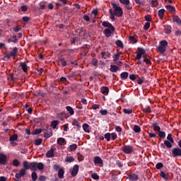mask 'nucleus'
Listing matches in <instances>:
<instances>
[{
  "mask_svg": "<svg viewBox=\"0 0 181 181\" xmlns=\"http://www.w3.org/2000/svg\"><path fill=\"white\" fill-rule=\"evenodd\" d=\"M22 28L19 25L16 26L14 28H13V30L14 32H19V30H21Z\"/></svg>",
  "mask_w": 181,
  "mask_h": 181,
  "instance_id": "63",
  "label": "nucleus"
},
{
  "mask_svg": "<svg viewBox=\"0 0 181 181\" xmlns=\"http://www.w3.org/2000/svg\"><path fill=\"white\" fill-rule=\"evenodd\" d=\"M180 18L177 16H173V22H175V23L178 24L180 23Z\"/></svg>",
  "mask_w": 181,
  "mask_h": 181,
  "instance_id": "36",
  "label": "nucleus"
},
{
  "mask_svg": "<svg viewBox=\"0 0 181 181\" xmlns=\"http://www.w3.org/2000/svg\"><path fill=\"white\" fill-rule=\"evenodd\" d=\"M23 168H23V169H25V170H29L30 168V164H28V161H23Z\"/></svg>",
  "mask_w": 181,
  "mask_h": 181,
  "instance_id": "38",
  "label": "nucleus"
},
{
  "mask_svg": "<svg viewBox=\"0 0 181 181\" xmlns=\"http://www.w3.org/2000/svg\"><path fill=\"white\" fill-rule=\"evenodd\" d=\"M162 168H163V163H158L156 165V169H162Z\"/></svg>",
  "mask_w": 181,
  "mask_h": 181,
  "instance_id": "58",
  "label": "nucleus"
},
{
  "mask_svg": "<svg viewBox=\"0 0 181 181\" xmlns=\"http://www.w3.org/2000/svg\"><path fill=\"white\" fill-rule=\"evenodd\" d=\"M99 114H101L102 115H107V114H108V111H107V110H100L99 111Z\"/></svg>",
  "mask_w": 181,
  "mask_h": 181,
  "instance_id": "62",
  "label": "nucleus"
},
{
  "mask_svg": "<svg viewBox=\"0 0 181 181\" xmlns=\"http://www.w3.org/2000/svg\"><path fill=\"white\" fill-rule=\"evenodd\" d=\"M143 59H144V63H146V64H148V65L152 64V62H151V60H149V59L146 58V57L143 56Z\"/></svg>",
  "mask_w": 181,
  "mask_h": 181,
  "instance_id": "52",
  "label": "nucleus"
},
{
  "mask_svg": "<svg viewBox=\"0 0 181 181\" xmlns=\"http://www.w3.org/2000/svg\"><path fill=\"white\" fill-rule=\"evenodd\" d=\"M152 127L153 129V131H156L157 132H159L160 131V127L158 126V123H153Z\"/></svg>",
  "mask_w": 181,
  "mask_h": 181,
  "instance_id": "27",
  "label": "nucleus"
},
{
  "mask_svg": "<svg viewBox=\"0 0 181 181\" xmlns=\"http://www.w3.org/2000/svg\"><path fill=\"white\" fill-rule=\"evenodd\" d=\"M145 81V77L142 76V77H139V79L137 80V83L139 84H142V83H144Z\"/></svg>",
  "mask_w": 181,
  "mask_h": 181,
  "instance_id": "55",
  "label": "nucleus"
},
{
  "mask_svg": "<svg viewBox=\"0 0 181 181\" xmlns=\"http://www.w3.org/2000/svg\"><path fill=\"white\" fill-rule=\"evenodd\" d=\"M129 78H130L132 81H135V80H136V75L135 74H130L129 76Z\"/></svg>",
  "mask_w": 181,
  "mask_h": 181,
  "instance_id": "60",
  "label": "nucleus"
},
{
  "mask_svg": "<svg viewBox=\"0 0 181 181\" xmlns=\"http://www.w3.org/2000/svg\"><path fill=\"white\" fill-rule=\"evenodd\" d=\"M168 46V42L166 40H161L160 42V45L157 47V52L160 54H165L166 53V47Z\"/></svg>",
  "mask_w": 181,
  "mask_h": 181,
  "instance_id": "3",
  "label": "nucleus"
},
{
  "mask_svg": "<svg viewBox=\"0 0 181 181\" xmlns=\"http://www.w3.org/2000/svg\"><path fill=\"white\" fill-rule=\"evenodd\" d=\"M167 141H168V142H171L172 144L175 142V141L173 140V137H172V134H169L167 136Z\"/></svg>",
  "mask_w": 181,
  "mask_h": 181,
  "instance_id": "50",
  "label": "nucleus"
},
{
  "mask_svg": "<svg viewBox=\"0 0 181 181\" xmlns=\"http://www.w3.org/2000/svg\"><path fill=\"white\" fill-rule=\"evenodd\" d=\"M91 177L92 179H93L94 180H98V179H100V176L98 175L97 173H93L91 175Z\"/></svg>",
  "mask_w": 181,
  "mask_h": 181,
  "instance_id": "53",
  "label": "nucleus"
},
{
  "mask_svg": "<svg viewBox=\"0 0 181 181\" xmlns=\"http://www.w3.org/2000/svg\"><path fill=\"white\" fill-rule=\"evenodd\" d=\"M42 129H35L32 132V135H39V134H42Z\"/></svg>",
  "mask_w": 181,
  "mask_h": 181,
  "instance_id": "33",
  "label": "nucleus"
},
{
  "mask_svg": "<svg viewBox=\"0 0 181 181\" xmlns=\"http://www.w3.org/2000/svg\"><path fill=\"white\" fill-rule=\"evenodd\" d=\"M105 138L106 139L107 142H110V141L111 140V134L110 133H106L105 134Z\"/></svg>",
  "mask_w": 181,
  "mask_h": 181,
  "instance_id": "54",
  "label": "nucleus"
},
{
  "mask_svg": "<svg viewBox=\"0 0 181 181\" xmlns=\"http://www.w3.org/2000/svg\"><path fill=\"white\" fill-rule=\"evenodd\" d=\"M129 40H130V42L133 44V45H135V43H136V42H138L136 40V38H135V37L134 36H130L129 37Z\"/></svg>",
  "mask_w": 181,
  "mask_h": 181,
  "instance_id": "51",
  "label": "nucleus"
},
{
  "mask_svg": "<svg viewBox=\"0 0 181 181\" xmlns=\"http://www.w3.org/2000/svg\"><path fill=\"white\" fill-rule=\"evenodd\" d=\"M124 153L129 155V153H132L134 149L131 146H124V148L122 149Z\"/></svg>",
  "mask_w": 181,
  "mask_h": 181,
  "instance_id": "7",
  "label": "nucleus"
},
{
  "mask_svg": "<svg viewBox=\"0 0 181 181\" xmlns=\"http://www.w3.org/2000/svg\"><path fill=\"white\" fill-rule=\"evenodd\" d=\"M133 131H134L136 134H139V132H141V127L138 125H134L133 128Z\"/></svg>",
  "mask_w": 181,
  "mask_h": 181,
  "instance_id": "43",
  "label": "nucleus"
},
{
  "mask_svg": "<svg viewBox=\"0 0 181 181\" xmlns=\"http://www.w3.org/2000/svg\"><path fill=\"white\" fill-rule=\"evenodd\" d=\"M77 149V144H72L68 147L69 152H74Z\"/></svg>",
  "mask_w": 181,
  "mask_h": 181,
  "instance_id": "22",
  "label": "nucleus"
},
{
  "mask_svg": "<svg viewBox=\"0 0 181 181\" xmlns=\"http://www.w3.org/2000/svg\"><path fill=\"white\" fill-rule=\"evenodd\" d=\"M65 162H68V163H71V162H74V158H73V156H67L65 158Z\"/></svg>",
  "mask_w": 181,
  "mask_h": 181,
  "instance_id": "44",
  "label": "nucleus"
},
{
  "mask_svg": "<svg viewBox=\"0 0 181 181\" xmlns=\"http://www.w3.org/2000/svg\"><path fill=\"white\" fill-rule=\"evenodd\" d=\"M59 120H53L51 122L50 127L52 129H57V125H59Z\"/></svg>",
  "mask_w": 181,
  "mask_h": 181,
  "instance_id": "17",
  "label": "nucleus"
},
{
  "mask_svg": "<svg viewBox=\"0 0 181 181\" xmlns=\"http://www.w3.org/2000/svg\"><path fill=\"white\" fill-rule=\"evenodd\" d=\"M172 142L168 141V140H165L164 143H162L160 144V148H162L163 149H165V146L166 148H168V149H170V148H172Z\"/></svg>",
  "mask_w": 181,
  "mask_h": 181,
  "instance_id": "8",
  "label": "nucleus"
},
{
  "mask_svg": "<svg viewBox=\"0 0 181 181\" xmlns=\"http://www.w3.org/2000/svg\"><path fill=\"white\" fill-rule=\"evenodd\" d=\"M164 32L165 35H170L172 33V26L169 25H166L164 26Z\"/></svg>",
  "mask_w": 181,
  "mask_h": 181,
  "instance_id": "12",
  "label": "nucleus"
},
{
  "mask_svg": "<svg viewBox=\"0 0 181 181\" xmlns=\"http://www.w3.org/2000/svg\"><path fill=\"white\" fill-rule=\"evenodd\" d=\"M129 178L132 181L138 180V175L136 174H132L129 175Z\"/></svg>",
  "mask_w": 181,
  "mask_h": 181,
  "instance_id": "32",
  "label": "nucleus"
},
{
  "mask_svg": "<svg viewBox=\"0 0 181 181\" xmlns=\"http://www.w3.org/2000/svg\"><path fill=\"white\" fill-rule=\"evenodd\" d=\"M144 112H146L147 114H151L152 112V110H151V106H146V107L143 108Z\"/></svg>",
  "mask_w": 181,
  "mask_h": 181,
  "instance_id": "40",
  "label": "nucleus"
},
{
  "mask_svg": "<svg viewBox=\"0 0 181 181\" xmlns=\"http://www.w3.org/2000/svg\"><path fill=\"white\" fill-rule=\"evenodd\" d=\"M58 64L59 66H62V67H66L67 66V61L64 58L61 57L58 60Z\"/></svg>",
  "mask_w": 181,
  "mask_h": 181,
  "instance_id": "10",
  "label": "nucleus"
},
{
  "mask_svg": "<svg viewBox=\"0 0 181 181\" xmlns=\"http://www.w3.org/2000/svg\"><path fill=\"white\" fill-rule=\"evenodd\" d=\"M173 158H177L181 156V148L179 147L174 148L172 151Z\"/></svg>",
  "mask_w": 181,
  "mask_h": 181,
  "instance_id": "6",
  "label": "nucleus"
},
{
  "mask_svg": "<svg viewBox=\"0 0 181 181\" xmlns=\"http://www.w3.org/2000/svg\"><path fill=\"white\" fill-rule=\"evenodd\" d=\"M26 175V170L23 168H21L20 170H19V173H17L16 174V179H21V177H23V176Z\"/></svg>",
  "mask_w": 181,
  "mask_h": 181,
  "instance_id": "9",
  "label": "nucleus"
},
{
  "mask_svg": "<svg viewBox=\"0 0 181 181\" xmlns=\"http://www.w3.org/2000/svg\"><path fill=\"white\" fill-rule=\"evenodd\" d=\"M66 111L69 112L70 115H74V110L71 106H66Z\"/></svg>",
  "mask_w": 181,
  "mask_h": 181,
  "instance_id": "30",
  "label": "nucleus"
},
{
  "mask_svg": "<svg viewBox=\"0 0 181 181\" xmlns=\"http://www.w3.org/2000/svg\"><path fill=\"white\" fill-rule=\"evenodd\" d=\"M47 158H54V148H52L46 153Z\"/></svg>",
  "mask_w": 181,
  "mask_h": 181,
  "instance_id": "14",
  "label": "nucleus"
},
{
  "mask_svg": "<svg viewBox=\"0 0 181 181\" xmlns=\"http://www.w3.org/2000/svg\"><path fill=\"white\" fill-rule=\"evenodd\" d=\"M118 70H119V67H118L117 66L113 65V64L110 65V71L112 73H117V71H118Z\"/></svg>",
  "mask_w": 181,
  "mask_h": 181,
  "instance_id": "18",
  "label": "nucleus"
},
{
  "mask_svg": "<svg viewBox=\"0 0 181 181\" xmlns=\"http://www.w3.org/2000/svg\"><path fill=\"white\" fill-rule=\"evenodd\" d=\"M58 177L59 179H63V177H64V170H63V168H60L58 170Z\"/></svg>",
  "mask_w": 181,
  "mask_h": 181,
  "instance_id": "24",
  "label": "nucleus"
},
{
  "mask_svg": "<svg viewBox=\"0 0 181 181\" xmlns=\"http://www.w3.org/2000/svg\"><path fill=\"white\" fill-rule=\"evenodd\" d=\"M13 166H15L16 168H18L21 165V163L17 159H14L12 161Z\"/></svg>",
  "mask_w": 181,
  "mask_h": 181,
  "instance_id": "45",
  "label": "nucleus"
},
{
  "mask_svg": "<svg viewBox=\"0 0 181 181\" xmlns=\"http://www.w3.org/2000/svg\"><path fill=\"white\" fill-rule=\"evenodd\" d=\"M59 81L61 83H67V78L64 77V76H62L59 79Z\"/></svg>",
  "mask_w": 181,
  "mask_h": 181,
  "instance_id": "64",
  "label": "nucleus"
},
{
  "mask_svg": "<svg viewBox=\"0 0 181 181\" xmlns=\"http://www.w3.org/2000/svg\"><path fill=\"white\" fill-rule=\"evenodd\" d=\"M102 26H103L104 28H105L103 31L105 36L106 37H111V36H112L113 32L115 30V28H114V25H112L111 23L103 21L102 23Z\"/></svg>",
  "mask_w": 181,
  "mask_h": 181,
  "instance_id": "1",
  "label": "nucleus"
},
{
  "mask_svg": "<svg viewBox=\"0 0 181 181\" xmlns=\"http://www.w3.org/2000/svg\"><path fill=\"white\" fill-rule=\"evenodd\" d=\"M43 170L45 165L42 163L32 162L30 163V170L36 172V170Z\"/></svg>",
  "mask_w": 181,
  "mask_h": 181,
  "instance_id": "2",
  "label": "nucleus"
},
{
  "mask_svg": "<svg viewBox=\"0 0 181 181\" xmlns=\"http://www.w3.org/2000/svg\"><path fill=\"white\" fill-rule=\"evenodd\" d=\"M109 13H110L111 21H112V22H114V21H115V13H114V11L112 10V8L109 9Z\"/></svg>",
  "mask_w": 181,
  "mask_h": 181,
  "instance_id": "29",
  "label": "nucleus"
},
{
  "mask_svg": "<svg viewBox=\"0 0 181 181\" xmlns=\"http://www.w3.org/2000/svg\"><path fill=\"white\" fill-rule=\"evenodd\" d=\"M20 66L24 73H28V65H26V63L21 62L20 63Z\"/></svg>",
  "mask_w": 181,
  "mask_h": 181,
  "instance_id": "21",
  "label": "nucleus"
},
{
  "mask_svg": "<svg viewBox=\"0 0 181 181\" xmlns=\"http://www.w3.org/2000/svg\"><path fill=\"white\" fill-rule=\"evenodd\" d=\"M165 8L168 11V12H170V13H175V12H176V8L173 6L167 5L165 6Z\"/></svg>",
  "mask_w": 181,
  "mask_h": 181,
  "instance_id": "15",
  "label": "nucleus"
},
{
  "mask_svg": "<svg viewBox=\"0 0 181 181\" xmlns=\"http://www.w3.org/2000/svg\"><path fill=\"white\" fill-rule=\"evenodd\" d=\"M57 142L58 145H64V144H66V139H64V138L59 137L57 139Z\"/></svg>",
  "mask_w": 181,
  "mask_h": 181,
  "instance_id": "23",
  "label": "nucleus"
},
{
  "mask_svg": "<svg viewBox=\"0 0 181 181\" xmlns=\"http://www.w3.org/2000/svg\"><path fill=\"white\" fill-rule=\"evenodd\" d=\"M49 131L50 132H49ZM49 131H47V132L44 134V137L46 138L47 139H49L50 136H53V132H52V129H49Z\"/></svg>",
  "mask_w": 181,
  "mask_h": 181,
  "instance_id": "20",
  "label": "nucleus"
},
{
  "mask_svg": "<svg viewBox=\"0 0 181 181\" xmlns=\"http://www.w3.org/2000/svg\"><path fill=\"white\" fill-rule=\"evenodd\" d=\"M0 165H6V155L0 153Z\"/></svg>",
  "mask_w": 181,
  "mask_h": 181,
  "instance_id": "11",
  "label": "nucleus"
},
{
  "mask_svg": "<svg viewBox=\"0 0 181 181\" xmlns=\"http://www.w3.org/2000/svg\"><path fill=\"white\" fill-rule=\"evenodd\" d=\"M150 5L152 8H155L159 5V1L158 0H150Z\"/></svg>",
  "mask_w": 181,
  "mask_h": 181,
  "instance_id": "26",
  "label": "nucleus"
},
{
  "mask_svg": "<svg viewBox=\"0 0 181 181\" xmlns=\"http://www.w3.org/2000/svg\"><path fill=\"white\" fill-rule=\"evenodd\" d=\"M119 56H121V52H117L115 54V55L113 56V62H117V60L119 59Z\"/></svg>",
  "mask_w": 181,
  "mask_h": 181,
  "instance_id": "49",
  "label": "nucleus"
},
{
  "mask_svg": "<svg viewBox=\"0 0 181 181\" xmlns=\"http://www.w3.org/2000/svg\"><path fill=\"white\" fill-rule=\"evenodd\" d=\"M93 163H95V165H98L100 168H103V166H104L103 159L100 156L94 157Z\"/></svg>",
  "mask_w": 181,
  "mask_h": 181,
  "instance_id": "5",
  "label": "nucleus"
},
{
  "mask_svg": "<svg viewBox=\"0 0 181 181\" xmlns=\"http://www.w3.org/2000/svg\"><path fill=\"white\" fill-rule=\"evenodd\" d=\"M10 54L12 57H16L18 56V47H15L13 51L10 52Z\"/></svg>",
  "mask_w": 181,
  "mask_h": 181,
  "instance_id": "25",
  "label": "nucleus"
},
{
  "mask_svg": "<svg viewBox=\"0 0 181 181\" xmlns=\"http://www.w3.org/2000/svg\"><path fill=\"white\" fill-rule=\"evenodd\" d=\"M8 43H18V36L13 35L7 40Z\"/></svg>",
  "mask_w": 181,
  "mask_h": 181,
  "instance_id": "16",
  "label": "nucleus"
},
{
  "mask_svg": "<svg viewBox=\"0 0 181 181\" xmlns=\"http://www.w3.org/2000/svg\"><path fill=\"white\" fill-rule=\"evenodd\" d=\"M160 176H161V177L163 179H164L165 180H169V177H168L166 175V173H165V172H163V171L160 172Z\"/></svg>",
  "mask_w": 181,
  "mask_h": 181,
  "instance_id": "47",
  "label": "nucleus"
},
{
  "mask_svg": "<svg viewBox=\"0 0 181 181\" xmlns=\"http://www.w3.org/2000/svg\"><path fill=\"white\" fill-rule=\"evenodd\" d=\"M78 173V165H75L71 171V176L74 177L75 176H77Z\"/></svg>",
  "mask_w": 181,
  "mask_h": 181,
  "instance_id": "13",
  "label": "nucleus"
},
{
  "mask_svg": "<svg viewBox=\"0 0 181 181\" xmlns=\"http://www.w3.org/2000/svg\"><path fill=\"white\" fill-rule=\"evenodd\" d=\"M111 5L113 9H115L113 13H115V16H117V18H121L122 15H124L122 8L119 7V6H117L115 3H112Z\"/></svg>",
  "mask_w": 181,
  "mask_h": 181,
  "instance_id": "4",
  "label": "nucleus"
},
{
  "mask_svg": "<svg viewBox=\"0 0 181 181\" xmlns=\"http://www.w3.org/2000/svg\"><path fill=\"white\" fill-rule=\"evenodd\" d=\"M42 142V139H37L35 140L34 144L36 146H39V145H41Z\"/></svg>",
  "mask_w": 181,
  "mask_h": 181,
  "instance_id": "48",
  "label": "nucleus"
},
{
  "mask_svg": "<svg viewBox=\"0 0 181 181\" xmlns=\"http://www.w3.org/2000/svg\"><path fill=\"white\" fill-rule=\"evenodd\" d=\"M149 28H151V23H149V22L146 23L144 26V30H148L149 29Z\"/></svg>",
  "mask_w": 181,
  "mask_h": 181,
  "instance_id": "57",
  "label": "nucleus"
},
{
  "mask_svg": "<svg viewBox=\"0 0 181 181\" xmlns=\"http://www.w3.org/2000/svg\"><path fill=\"white\" fill-rule=\"evenodd\" d=\"M83 131H85V132H90V129H88V128H90V125H88V124H87V123H84L83 124Z\"/></svg>",
  "mask_w": 181,
  "mask_h": 181,
  "instance_id": "31",
  "label": "nucleus"
},
{
  "mask_svg": "<svg viewBox=\"0 0 181 181\" xmlns=\"http://www.w3.org/2000/svg\"><path fill=\"white\" fill-rule=\"evenodd\" d=\"M123 112L124 114H132V109H124Z\"/></svg>",
  "mask_w": 181,
  "mask_h": 181,
  "instance_id": "61",
  "label": "nucleus"
},
{
  "mask_svg": "<svg viewBox=\"0 0 181 181\" xmlns=\"http://www.w3.org/2000/svg\"><path fill=\"white\" fill-rule=\"evenodd\" d=\"M165 9L162 8V9H160L158 11V17L160 18V19H163V16L165 15Z\"/></svg>",
  "mask_w": 181,
  "mask_h": 181,
  "instance_id": "28",
  "label": "nucleus"
},
{
  "mask_svg": "<svg viewBox=\"0 0 181 181\" xmlns=\"http://www.w3.org/2000/svg\"><path fill=\"white\" fill-rule=\"evenodd\" d=\"M10 142H15V141H18V134H15L10 136L9 138Z\"/></svg>",
  "mask_w": 181,
  "mask_h": 181,
  "instance_id": "34",
  "label": "nucleus"
},
{
  "mask_svg": "<svg viewBox=\"0 0 181 181\" xmlns=\"http://www.w3.org/2000/svg\"><path fill=\"white\" fill-rule=\"evenodd\" d=\"M31 178L33 181L37 180V173H36L35 171L33 172L31 174Z\"/></svg>",
  "mask_w": 181,
  "mask_h": 181,
  "instance_id": "46",
  "label": "nucleus"
},
{
  "mask_svg": "<svg viewBox=\"0 0 181 181\" xmlns=\"http://www.w3.org/2000/svg\"><path fill=\"white\" fill-rule=\"evenodd\" d=\"M158 136L161 138V139H165V138H166V133L160 130L158 132Z\"/></svg>",
  "mask_w": 181,
  "mask_h": 181,
  "instance_id": "41",
  "label": "nucleus"
},
{
  "mask_svg": "<svg viewBox=\"0 0 181 181\" xmlns=\"http://www.w3.org/2000/svg\"><path fill=\"white\" fill-rule=\"evenodd\" d=\"M122 80H127L128 78V72H122L120 74Z\"/></svg>",
  "mask_w": 181,
  "mask_h": 181,
  "instance_id": "39",
  "label": "nucleus"
},
{
  "mask_svg": "<svg viewBox=\"0 0 181 181\" xmlns=\"http://www.w3.org/2000/svg\"><path fill=\"white\" fill-rule=\"evenodd\" d=\"M137 50L139 52L138 54L141 55V56L145 55V53H146V51L145 49H144V48H141V47H138Z\"/></svg>",
  "mask_w": 181,
  "mask_h": 181,
  "instance_id": "37",
  "label": "nucleus"
},
{
  "mask_svg": "<svg viewBox=\"0 0 181 181\" xmlns=\"http://www.w3.org/2000/svg\"><path fill=\"white\" fill-rule=\"evenodd\" d=\"M115 45L117 46V47H120V49L124 48V44L122 43V41L119 40H116Z\"/></svg>",
  "mask_w": 181,
  "mask_h": 181,
  "instance_id": "35",
  "label": "nucleus"
},
{
  "mask_svg": "<svg viewBox=\"0 0 181 181\" xmlns=\"http://www.w3.org/2000/svg\"><path fill=\"white\" fill-rule=\"evenodd\" d=\"M119 2L122 5H129V0H119Z\"/></svg>",
  "mask_w": 181,
  "mask_h": 181,
  "instance_id": "56",
  "label": "nucleus"
},
{
  "mask_svg": "<svg viewBox=\"0 0 181 181\" xmlns=\"http://www.w3.org/2000/svg\"><path fill=\"white\" fill-rule=\"evenodd\" d=\"M100 90H101L102 94H104V95H107L108 93L110 91V89H108V87H107V86H103L100 88Z\"/></svg>",
  "mask_w": 181,
  "mask_h": 181,
  "instance_id": "19",
  "label": "nucleus"
},
{
  "mask_svg": "<svg viewBox=\"0 0 181 181\" xmlns=\"http://www.w3.org/2000/svg\"><path fill=\"white\" fill-rule=\"evenodd\" d=\"M78 160L79 162H81L82 160H84V156L81 154H80V153H78Z\"/></svg>",
  "mask_w": 181,
  "mask_h": 181,
  "instance_id": "59",
  "label": "nucleus"
},
{
  "mask_svg": "<svg viewBox=\"0 0 181 181\" xmlns=\"http://www.w3.org/2000/svg\"><path fill=\"white\" fill-rule=\"evenodd\" d=\"M72 125H74V127H77V128H81V125L76 119L73 120Z\"/></svg>",
  "mask_w": 181,
  "mask_h": 181,
  "instance_id": "42",
  "label": "nucleus"
}]
</instances>
